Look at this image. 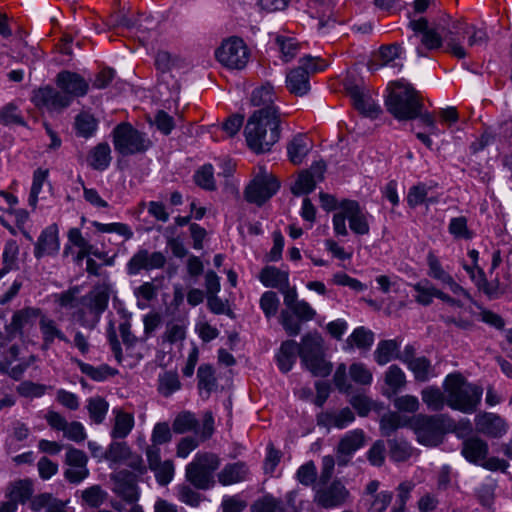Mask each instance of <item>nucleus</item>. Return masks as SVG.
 Returning a JSON list of instances; mask_svg holds the SVG:
<instances>
[{"label": "nucleus", "instance_id": "nucleus-1", "mask_svg": "<svg viewBox=\"0 0 512 512\" xmlns=\"http://www.w3.org/2000/svg\"><path fill=\"white\" fill-rule=\"evenodd\" d=\"M280 114L271 110H255L248 118L244 135L248 147L255 153H265L280 138Z\"/></svg>", "mask_w": 512, "mask_h": 512}, {"label": "nucleus", "instance_id": "nucleus-2", "mask_svg": "<svg viewBox=\"0 0 512 512\" xmlns=\"http://www.w3.org/2000/svg\"><path fill=\"white\" fill-rule=\"evenodd\" d=\"M385 100L387 110L398 120L418 118L423 103L419 93L406 80L393 81L388 86Z\"/></svg>", "mask_w": 512, "mask_h": 512}, {"label": "nucleus", "instance_id": "nucleus-3", "mask_svg": "<svg viewBox=\"0 0 512 512\" xmlns=\"http://www.w3.org/2000/svg\"><path fill=\"white\" fill-rule=\"evenodd\" d=\"M447 405L466 414L474 413L481 402L483 389L471 384L461 374H450L445 380Z\"/></svg>", "mask_w": 512, "mask_h": 512}, {"label": "nucleus", "instance_id": "nucleus-4", "mask_svg": "<svg viewBox=\"0 0 512 512\" xmlns=\"http://www.w3.org/2000/svg\"><path fill=\"white\" fill-rule=\"evenodd\" d=\"M323 338L318 333H308L303 336L299 357L302 364L314 376L326 377L332 371V363L325 359Z\"/></svg>", "mask_w": 512, "mask_h": 512}, {"label": "nucleus", "instance_id": "nucleus-5", "mask_svg": "<svg viewBox=\"0 0 512 512\" xmlns=\"http://www.w3.org/2000/svg\"><path fill=\"white\" fill-rule=\"evenodd\" d=\"M110 298L107 285H97L80 299L81 307L75 312L78 323L87 328L94 329L100 320L101 314L108 307Z\"/></svg>", "mask_w": 512, "mask_h": 512}, {"label": "nucleus", "instance_id": "nucleus-6", "mask_svg": "<svg viewBox=\"0 0 512 512\" xmlns=\"http://www.w3.org/2000/svg\"><path fill=\"white\" fill-rule=\"evenodd\" d=\"M411 426L419 443L434 447L442 443L446 430L451 427V419L443 414H419L413 418Z\"/></svg>", "mask_w": 512, "mask_h": 512}, {"label": "nucleus", "instance_id": "nucleus-7", "mask_svg": "<svg viewBox=\"0 0 512 512\" xmlns=\"http://www.w3.org/2000/svg\"><path fill=\"white\" fill-rule=\"evenodd\" d=\"M112 137L116 152L122 156L145 153L153 144L146 133L127 122L118 124L112 131Z\"/></svg>", "mask_w": 512, "mask_h": 512}, {"label": "nucleus", "instance_id": "nucleus-8", "mask_svg": "<svg viewBox=\"0 0 512 512\" xmlns=\"http://www.w3.org/2000/svg\"><path fill=\"white\" fill-rule=\"evenodd\" d=\"M339 207L340 211L333 216V228L336 235H348L346 219H348L349 227L355 234L367 235L369 233L370 226L367 216L357 201L344 199L340 202Z\"/></svg>", "mask_w": 512, "mask_h": 512}, {"label": "nucleus", "instance_id": "nucleus-9", "mask_svg": "<svg viewBox=\"0 0 512 512\" xmlns=\"http://www.w3.org/2000/svg\"><path fill=\"white\" fill-rule=\"evenodd\" d=\"M462 456L469 462L475 465H480L489 471L500 470L506 472L509 463L497 457L488 458L489 445L479 436H471L462 442L461 447Z\"/></svg>", "mask_w": 512, "mask_h": 512}, {"label": "nucleus", "instance_id": "nucleus-10", "mask_svg": "<svg viewBox=\"0 0 512 512\" xmlns=\"http://www.w3.org/2000/svg\"><path fill=\"white\" fill-rule=\"evenodd\" d=\"M219 465V458L215 454H197L186 467V478L197 489H209L215 483L213 473Z\"/></svg>", "mask_w": 512, "mask_h": 512}, {"label": "nucleus", "instance_id": "nucleus-11", "mask_svg": "<svg viewBox=\"0 0 512 512\" xmlns=\"http://www.w3.org/2000/svg\"><path fill=\"white\" fill-rule=\"evenodd\" d=\"M217 60L230 69H242L249 60V51L244 41L236 36L224 40L215 51Z\"/></svg>", "mask_w": 512, "mask_h": 512}, {"label": "nucleus", "instance_id": "nucleus-12", "mask_svg": "<svg viewBox=\"0 0 512 512\" xmlns=\"http://www.w3.org/2000/svg\"><path fill=\"white\" fill-rule=\"evenodd\" d=\"M279 187L280 184L277 178L261 168L260 172L246 187L244 196L248 202L262 205L278 191Z\"/></svg>", "mask_w": 512, "mask_h": 512}, {"label": "nucleus", "instance_id": "nucleus-13", "mask_svg": "<svg viewBox=\"0 0 512 512\" xmlns=\"http://www.w3.org/2000/svg\"><path fill=\"white\" fill-rule=\"evenodd\" d=\"M409 27L413 30L414 35L409 38H419L421 46L417 47V54L420 57L426 56L424 50H436L443 46V34L438 32L436 27L429 26L428 20L421 17L417 20H411Z\"/></svg>", "mask_w": 512, "mask_h": 512}, {"label": "nucleus", "instance_id": "nucleus-14", "mask_svg": "<svg viewBox=\"0 0 512 512\" xmlns=\"http://www.w3.org/2000/svg\"><path fill=\"white\" fill-rule=\"evenodd\" d=\"M31 101L38 109L46 110L49 113H60L71 104L69 95H65L61 89L58 90L52 86L34 90Z\"/></svg>", "mask_w": 512, "mask_h": 512}, {"label": "nucleus", "instance_id": "nucleus-15", "mask_svg": "<svg viewBox=\"0 0 512 512\" xmlns=\"http://www.w3.org/2000/svg\"><path fill=\"white\" fill-rule=\"evenodd\" d=\"M349 491L340 480H334L329 485H322L316 489L314 501L325 509L339 507L349 498Z\"/></svg>", "mask_w": 512, "mask_h": 512}, {"label": "nucleus", "instance_id": "nucleus-16", "mask_svg": "<svg viewBox=\"0 0 512 512\" xmlns=\"http://www.w3.org/2000/svg\"><path fill=\"white\" fill-rule=\"evenodd\" d=\"M466 26L467 23L463 19H457L442 28L446 51L459 59L467 55L461 45L462 39L466 36Z\"/></svg>", "mask_w": 512, "mask_h": 512}, {"label": "nucleus", "instance_id": "nucleus-17", "mask_svg": "<svg viewBox=\"0 0 512 512\" xmlns=\"http://www.w3.org/2000/svg\"><path fill=\"white\" fill-rule=\"evenodd\" d=\"M366 444V436L362 429L346 433L337 446V464L346 466L352 455Z\"/></svg>", "mask_w": 512, "mask_h": 512}, {"label": "nucleus", "instance_id": "nucleus-18", "mask_svg": "<svg viewBox=\"0 0 512 512\" xmlns=\"http://www.w3.org/2000/svg\"><path fill=\"white\" fill-rule=\"evenodd\" d=\"M325 170V163L317 162L310 169L302 171L291 187L292 193L299 196L312 192L316 184L324 179Z\"/></svg>", "mask_w": 512, "mask_h": 512}, {"label": "nucleus", "instance_id": "nucleus-19", "mask_svg": "<svg viewBox=\"0 0 512 512\" xmlns=\"http://www.w3.org/2000/svg\"><path fill=\"white\" fill-rule=\"evenodd\" d=\"M474 422L476 431L490 438H500L507 432L505 420L495 413L480 412Z\"/></svg>", "mask_w": 512, "mask_h": 512}, {"label": "nucleus", "instance_id": "nucleus-20", "mask_svg": "<svg viewBox=\"0 0 512 512\" xmlns=\"http://www.w3.org/2000/svg\"><path fill=\"white\" fill-rule=\"evenodd\" d=\"M56 85L65 95H69L70 103L73 98L84 96L88 92V82L79 74L62 71L56 77Z\"/></svg>", "mask_w": 512, "mask_h": 512}, {"label": "nucleus", "instance_id": "nucleus-21", "mask_svg": "<svg viewBox=\"0 0 512 512\" xmlns=\"http://www.w3.org/2000/svg\"><path fill=\"white\" fill-rule=\"evenodd\" d=\"M42 315L43 311L36 307H25L16 311L9 325L11 333L23 335L29 332Z\"/></svg>", "mask_w": 512, "mask_h": 512}, {"label": "nucleus", "instance_id": "nucleus-22", "mask_svg": "<svg viewBox=\"0 0 512 512\" xmlns=\"http://www.w3.org/2000/svg\"><path fill=\"white\" fill-rule=\"evenodd\" d=\"M115 488L114 491L123 500L129 503H134L139 498V491L137 486V477L134 473L122 470L113 476Z\"/></svg>", "mask_w": 512, "mask_h": 512}, {"label": "nucleus", "instance_id": "nucleus-23", "mask_svg": "<svg viewBox=\"0 0 512 512\" xmlns=\"http://www.w3.org/2000/svg\"><path fill=\"white\" fill-rule=\"evenodd\" d=\"M346 91L352 100L353 106L361 114L370 118L379 116L381 113L380 106L370 96L366 95L359 86L349 84L346 86Z\"/></svg>", "mask_w": 512, "mask_h": 512}, {"label": "nucleus", "instance_id": "nucleus-24", "mask_svg": "<svg viewBox=\"0 0 512 512\" xmlns=\"http://www.w3.org/2000/svg\"><path fill=\"white\" fill-rule=\"evenodd\" d=\"M39 330L42 337V348L49 349L55 340L69 344L70 340L62 331L58 323L43 313L39 320Z\"/></svg>", "mask_w": 512, "mask_h": 512}, {"label": "nucleus", "instance_id": "nucleus-25", "mask_svg": "<svg viewBox=\"0 0 512 512\" xmlns=\"http://www.w3.org/2000/svg\"><path fill=\"white\" fill-rule=\"evenodd\" d=\"M59 248L58 227L52 224L41 232L35 244L34 255L37 259L46 255H55Z\"/></svg>", "mask_w": 512, "mask_h": 512}, {"label": "nucleus", "instance_id": "nucleus-26", "mask_svg": "<svg viewBox=\"0 0 512 512\" xmlns=\"http://www.w3.org/2000/svg\"><path fill=\"white\" fill-rule=\"evenodd\" d=\"M34 491V482L32 479H17L8 484L5 496L16 504L24 505L29 502Z\"/></svg>", "mask_w": 512, "mask_h": 512}, {"label": "nucleus", "instance_id": "nucleus-27", "mask_svg": "<svg viewBox=\"0 0 512 512\" xmlns=\"http://www.w3.org/2000/svg\"><path fill=\"white\" fill-rule=\"evenodd\" d=\"M477 288L490 300L499 299L503 295L512 292L511 284H501L497 278L488 281L482 268H478Z\"/></svg>", "mask_w": 512, "mask_h": 512}, {"label": "nucleus", "instance_id": "nucleus-28", "mask_svg": "<svg viewBox=\"0 0 512 512\" xmlns=\"http://www.w3.org/2000/svg\"><path fill=\"white\" fill-rule=\"evenodd\" d=\"M354 420L355 415L348 407L337 411L321 413L318 416V424L327 428L344 429Z\"/></svg>", "mask_w": 512, "mask_h": 512}, {"label": "nucleus", "instance_id": "nucleus-29", "mask_svg": "<svg viewBox=\"0 0 512 512\" xmlns=\"http://www.w3.org/2000/svg\"><path fill=\"white\" fill-rule=\"evenodd\" d=\"M286 87L295 96H304L310 91L309 75L302 67L291 69L286 75Z\"/></svg>", "mask_w": 512, "mask_h": 512}, {"label": "nucleus", "instance_id": "nucleus-30", "mask_svg": "<svg viewBox=\"0 0 512 512\" xmlns=\"http://www.w3.org/2000/svg\"><path fill=\"white\" fill-rule=\"evenodd\" d=\"M249 469L243 462L227 464L219 473L218 481L224 485H232L246 480Z\"/></svg>", "mask_w": 512, "mask_h": 512}, {"label": "nucleus", "instance_id": "nucleus-31", "mask_svg": "<svg viewBox=\"0 0 512 512\" xmlns=\"http://www.w3.org/2000/svg\"><path fill=\"white\" fill-rule=\"evenodd\" d=\"M113 414L115 418L110 436L113 439H124L130 434L134 427V416L121 409H114Z\"/></svg>", "mask_w": 512, "mask_h": 512}, {"label": "nucleus", "instance_id": "nucleus-32", "mask_svg": "<svg viewBox=\"0 0 512 512\" xmlns=\"http://www.w3.org/2000/svg\"><path fill=\"white\" fill-rule=\"evenodd\" d=\"M274 89L270 84L256 88L251 95V103L258 107L257 110H271L275 114H280L278 108L274 105L275 101Z\"/></svg>", "mask_w": 512, "mask_h": 512}, {"label": "nucleus", "instance_id": "nucleus-33", "mask_svg": "<svg viewBox=\"0 0 512 512\" xmlns=\"http://www.w3.org/2000/svg\"><path fill=\"white\" fill-rule=\"evenodd\" d=\"M299 347L300 344L293 340H286L281 344L276 359L278 367L283 373H287L292 369L296 361V354H299Z\"/></svg>", "mask_w": 512, "mask_h": 512}, {"label": "nucleus", "instance_id": "nucleus-34", "mask_svg": "<svg viewBox=\"0 0 512 512\" xmlns=\"http://www.w3.org/2000/svg\"><path fill=\"white\" fill-rule=\"evenodd\" d=\"M311 147V142L307 136L303 134L296 135L287 146L290 161L294 165L301 164Z\"/></svg>", "mask_w": 512, "mask_h": 512}, {"label": "nucleus", "instance_id": "nucleus-35", "mask_svg": "<svg viewBox=\"0 0 512 512\" xmlns=\"http://www.w3.org/2000/svg\"><path fill=\"white\" fill-rule=\"evenodd\" d=\"M112 160L111 149L108 143L102 142L90 150L87 161L89 165L99 171L105 170Z\"/></svg>", "mask_w": 512, "mask_h": 512}, {"label": "nucleus", "instance_id": "nucleus-36", "mask_svg": "<svg viewBox=\"0 0 512 512\" xmlns=\"http://www.w3.org/2000/svg\"><path fill=\"white\" fill-rule=\"evenodd\" d=\"M259 280L266 287L281 290L289 283L288 272L282 271L274 266L264 267L259 275Z\"/></svg>", "mask_w": 512, "mask_h": 512}, {"label": "nucleus", "instance_id": "nucleus-37", "mask_svg": "<svg viewBox=\"0 0 512 512\" xmlns=\"http://www.w3.org/2000/svg\"><path fill=\"white\" fill-rule=\"evenodd\" d=\"M402 48L399 44L393 43L382 45L378 52L375 54V59L370 64L371 70H377L398 58L401 54Z\"/></svg>", "mask_w": 512, "mask_h": 512}, {"label": "nucleus", "instance_id": "nucleus-38", "mask_svg": "<svg viewBox=\"0 0 512 512\" xmlns=\"http://www.w3.org/2000/svg\"><path fill=\"white\" fill-rule=\"evenodd\" d=\"M172 428L177 434H184L191 431L198 434L199 421L192 412L182 411L175 417Z\"/></svg>", "mask_w": 512, "mask_h": 512}, {"label": "nucleus", "instance_id": "nucleus-39", "mask_svg": "<svg viewBox=\"0 0 512 512\" xmlns=\"http://www.w3.org/2000/svg\"><path fill=\"white\" fill-rule=\"evenodd\" d=\"M374 342V333L364 327L356 328L346 341L347 348L369 350Z\"/></svg>", "mask_w": 512, "mask_h": 512}, {"label": "nucleus", "instance_id": "nucleus-40", "mask_svg": "<svg viewBox=\"0 0 512 512\" xmlns=\"http://www.w3.org/2000/svg\"><path fill=\"white\" fill-rule=\"evenodd\" d=\"M422 400L431 411H440L447 403L444 393L435 386H429L421 392Z\"/></svg>", "mask_w": 512, "mask_h": 512}, {"label": "nucleus", "instance_id": "nucleus-41", "mask_svg": "<svg viewBox=\"0 0 512 512\" xmlns=\"http://www.w3.org/2000/svg\"><path fill=\"white\" fill-rule=\"evenodd\" d=\"M399 344L396 340H382L374 351L375 361L379 365H385L398 354Z\"/></svg>", "mask_w": 512, "mask_h": 512}, {"label": "nucleus", "instance_id": "nucleus-42", "mask_svg": "<svg viewBox=\"0 0 512 512\" xmlns=\"http://www.w3.org/2000/svg\"><path fill=\"white\" fill-rule=\"evenodd\" d=\"M250 512H285V507L281 499L267 494L251 504Z\"/></svg>", "mask_w": 512, "mask_h": 512}, {"label": "nucleus", "instance_id": "nucleus-43", "mask_svg": "<svg viewBox=\"0 0 512 512\" xmlns=\"http://www.w3.org/2000/svg\"><path fill=\"white\" fill-rule=\"evenodd\" d=\"M77 364L81 372L94 381H103L108 377L114 376L118 373L116 369L111 368L107 364H102L98 367H94L82 361H77Z\"/></svg>", "mask_w": 512, "mask_h": 512}, {"label": "nucleus", "instance_id": "nucleus-44", "mask_svg": "<svg viewBox=\"0 0 512 512\" xmlns=\"http://www.w3.org/2000/svg\"><path fill=\"white\" fill-rule=\"evenodd\" d=\"M74 125L78 136L89 138L96 132L98 121L93 115L82 112L76 116Z\"/></svg>", "mask_w": 512, "mask_h": 512}, {"label": "nucleus", "instance_id": "nucleus-45", "mask_svg": "<svg viewBox=\"0 0 512 512\" xmlns=\"http://www.w3.org/2000/svg\"><path fill=\"white\" fill-rule=\"evenodd\" d=\"M87 410L90 419L95 424H101L108 412L109 403L100 396L91 397L87 400Z\"/></svg>", "mask_w": 512, "mask_h": 512}, {"label": "nucleus", "instance_id": "nucleus-46", "mask_svg": "<svg viewBox=\"0 0 512 512\" xmlns=\"http://www.w3.org/2000/svg\"><path fill=\"white\" fill-rule=\"evenodd\" d=\"M181 388V382L179 376L174 371H166L159 375L158 378V392L164 396L169 397L174 392Z\"/></svg>", "mask_w": 512, "mask_h": 512}, {"label": "nucleus", "instance_id": "nucleus-47", "mask_svg": "<svg viewBox=\"0 0 512 512\" xmlns=\"http://www.w3.org/2000/svg\"><path fill=\"white\" fill-rule=\"evenodd\" d=\"M385 383L395 395L406 385V376L400 367L391 365L385 373Z\"/></svg>", "mask_w": 512, "mask_h": 512}, {"label": "nucleus", "instance_id": "nucleus-48", "mask_svg": "<svg viewBox=\"0 0 512 512\" xmlns=\"http://www.w3.org/2000/svg\"><path fill=\"white\" fill-rule=\"evenodd\" d=\"M407 366L413 372L415 380L419 382L428 381L433 371L430 360L424 356L418 357Z\"/></svg>", "mask_w": 512, "mask_h": 512}, {"label": "nucleus", "instance_id": "nucleus-49", "mask_svg": "<svg viewBox=\"0 0 512 512\" xmlns=\"http://www.w3.org/2000/svg\"><path fill=\"white\" fill-rule=\"evenodd\" d=\"M132 452L125 442H112L105 451L104 459L118 463L129 459Z\"/></svg>", "mask_w": 512, "mask_h": 512}, {"label": "nucleus", "instance_id": "nucleus-50", "mask_svg": "<svg viewBox=\"0 0 512 512\" xmlns=\"http://www.w3.org/2000/svg\"><path fill=\"white\" fill-rule=\"evenodd\" d=\"M49 175L48 169L38 168L33 173V180L29 194V205L36 208L38 202V196L42 190L44 182L47 180Z\"/></svg>", "mask_w": 512, "mask_h": 512}, {"label": "nucleus", "instance_id": "nucleus-51", "mask_svg": "<svg viewBox=\"0 0 512 512\" xmlns=\"http://www.w3.org/2000/svg\"><path fill=\"white\" fill-rule=\"evenodd\" d=\"M198 388L208 394L216 387V378L212 366L203 364L197 371Z\"/></svg>", "mask_w": 512, "mask_h": 512}, {"label": "nucleus", "instance_id": "nucleus-52", "mask_svg": "<svg viewBox=\"0 0 512 512\" xmlns=\"http://www.w3.org/2000/svg\"><path fill=\"white\" fill-rule=\"evenodd\" d=\"M155 473L157 482L165 486L170 483L174 476V463L172 460L162 461L150 468Z\"/></svg>", "mask_w": 512, "mask_h": 512}, {"label": "nucleus", "instance_id": "nucleus-53", "mask_svg": "<svg viewBox=\"0 0 512 512\" xmlns=\"http://www.w3.org/2000/svg\"><path fill=\"white\" fill-rule=\"evenodd\" d=\"M449 233L456 239L469 240L473 238V232L467 226V219L464 216L452 218L448 226Z\"/></svg>", "mask_w": 512, "mask_h": 512}, {"label": "nucleus", "instance_id": "nucleus-54", "mask_svg": "<svg viewBox=\"0 0 512 512\" xmlns=\"http://www.w3.org/2000/svg\"><path fill=\"white\" fill-rule=\"evenodd\" d=\"M194 180L199 187L205 190L213 191L216 189L213 167L211 164H206L197 170L194 175Z\"/></svg>", "mask_w": 512, "mask_h": 512}, {"label": "nucleus", "instance_id": "nucleus-55", "mask_svg": "<svg viewBox=\"0 0 512 512\" xmlns=\"http://www.w3.org/2000/svg\"><path fill=\"white\" fill-rule=\"evenodd\" d=\"M0 123L3 125H27L23 117L18 112V107L14 103H8L0 109Z\"/></svg>", "mask_w": 512, "mask_h": 512}, {"label": "nucleus", "instance_id": "nucleus-56", "mask_svg": "<svg viewBox=\"0 0 512 512\" xmlns=\"http://www.w3.org/2000/svg\"><path fill=\"white\" fill-rule=\"evenodd\" d=\"M417 292L416 301L424 306L431 304L433 297H436L437 288H435L429 281H421L413 286Z\"/></svg>", "mask_w": 512, "mask_h": 512}, {"label": "nucleus", "instance_id": "nucleus-57", "mask_svg": "<svg viewBox=\"0 0 512 512\" xmlns=\"http://www.w3.org/2000/svg\"><path fill=\"white\" fill-rule=\"evenodd\" d=\"M389 452L391 459L403 462L411 456L412 448L408 442L394 439L389 441Z\"/></svg>", "mask_w": 512, "mask_h": 512}, {"label": "nucleus", "instance_id": "nucleus-58", "mask_svg": "<svg viewBox=\"0 0 512 512\" xmlns=\"http://www.w3.org/2000/svg\"><path fill=\"white\" fill-rule=\"evenodd\" d=\"M276 43L279 46L284 61L288 62L298 54L299 43L295 38L277 36Z\"/></svg>", "mask_w": 512, "mask_h": 512}, {"label": "nucleus", "instance_id": "nucleus-59", "mask_svg": "<svg viewBox=\"0 0 512 512\" xmlns=\"http://www.w3.org/2000/svg\"><path fill=\"white\" fill-rule=\"evenodd\" d=\"M93 226L102 233H116L122 236L125 240H129L133 237V232L131 228L124 223H109L103 224L100 222H93Z\"/></svg>", "mask_w": 512, "mask_h": 512}, {"label": "nucleus", "instance_id": "nucleus-60", "mask_svg": "<svg viewBox=\"0 0 512 512\" xmlns=\"http://www.w3.org/2000/svg\"><path fill=\"white\" fill-rule=\"evenodd\" d=\"M106 496L107 493L99 485H93L82 492V500L92 508L102 505Z\"/></svg>", "mask_w": 512, "mask_h": 512}, {"label": "nucleus", "instance_id": "nucleus-61", "mask_svg": "<svg viewBox=\"0 0 512 512\" xmlns=\"http://www.w3.org/2000/svg\"><path fill=\"white\" fill-rule=\"evenodd\" d=\"M427 264L429 267L428 275L430 277L441 281L443 284H446L452 278V276L443 269L439 259L433 253L428 254Z\"/></svg>", "mask_w": 512, "mask_h": 512}, {"label": "nucleus", "instance_id": "nucleus-62", "mask_svg": "<svg viewBox=\"0 0 512 512\" xmlns=\"http://www.w3.org/2000/svg\"><path fill=\"white\" fill-rule=\"evenodd\" d=\"M301 322L290 310L280 313V323L289 336H297L301 332Z\"/></svg>", "mask_w": 512, "mask_h": 512}, {"label": "nucleus", "instance_id": "nucleus-63", "mask_svg": "<svg viewBox=\"0 0 512 512\" xmlns=\"http://www.w3.org/2000/svg\"><path fill=\"white\" fill-rule=\"evenodd\" d=\"M351 379L360 385H370L372 373L363 363H353L349 368Z\"/></svg>", "mask_w": 512, "mask_h": 512}, {"label": "nucleus", "instance_id": "nucleus-64", "mask_svg": "<svg viewBox=\"0 0 512 512\" xmlns=\"http://www.w3.org/2000/svg\"><path fill=\"white\" fill-rule=\"evenodd\" d=\"M279 304V298L273 291L264 292L260 298V307L267 318H270L277 313Z\"/></svg>", "mask_w": 512, "mask_h": 512}]
</instances>
